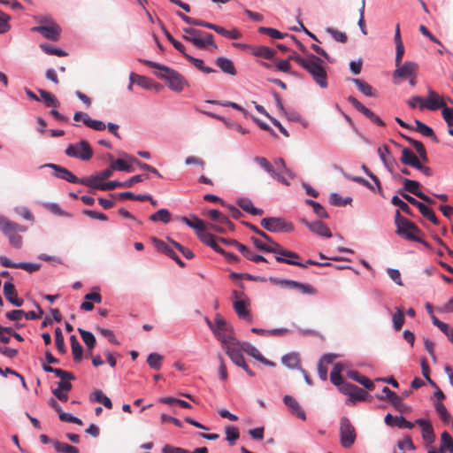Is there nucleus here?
<instances>
[{"mask_svg":"<svg viewBox=\"0 0 453 453\" xmlns=\"http://www.w3.org/2000/svg\"><path fill=\"white\" fill-rule=\"evenodd\" d=\"M140 62L157 69L158 72L155 73V75L161 80L166 81L167 87L174 92H181L185 87L188 86V82L180 73L168 66L150 60L140 59Z\"/></svg>","mask_w":453,"mask_h":453,"instance_id":"nucleus-1","label":"nucleus"},{"mask_svg":"<svg viewBox=\"0 0 453 453\" xmlns=\"http://www.w3.org/2000/svg\"><path fill=\"white\" fill-rule=\"evenodd\" d=\"M303 68L311 75L313 81L321 88L328 87L326 62L319 57L307 53V60Z\"/></svg>","mask_w":453,"mask_h":453,"instance_id":"nucleus-2","label":"nucleus"},{"mask_svg":"<svg viewBox=\"0 0 453 453\" xmlns=\"http://www.w3.org/2000/svg\"><path fill=\"white\" fill-rule=\"evenodd\" d=\"M395 223L396 226L395 233L399 236L409 241L418 242L426 248L430 247L426 241L420 238V235L422 234L421 230L413 222L403 217L399 211H396Z\"/></svg>","mask_w":453,"mask_h":453,"instance_id":"nucleus-3","label":"nucleus"},{"mask_svg":"<svg viewBox=\"0 0 453 453\" xmlns=\"http://www.w3.org/2000/svg\"><path fill=\"white\" fill-rule=\"evenodd\" d=\"M0 231L9 239L12 246L19 249L22 246V237L19 233L26 232L27 227L0 215Z\"/></svg>","mask_w":453,"mask_h":453,"instance_id":"nucleus-4","label":"nucleus"},{"mask_svg":"<svg viewBox=\"0 0 453 453\" xmlns=\"http://www.w3.org/2000/svg\"><path fill=\"white\" fill-rule=\"evenodd\" d=\"M182 30L185 33L183 39L196 47L199 49H204L207 46H213L214 49L218 48L211 34L202 32L192 27H184Z\"/></svg>","mask_w":453,"mask_h":453,"instance_id":"nucleus-5","label":"nucleus"},{"mask_svg":"<svg viewBox=\"0 0 453 453\" xmlns=\"http://www.w3.org/2000/svg\"><path fill=\"white\" fill-rule=\"evenodd\" d=\"M267 242V248L276 250L270 252L277 255L275 257L277 262L285 263L292 265H297L305 268V265H302L300 262L296 261V259L299 258V255L296 252L283 249L279 243L275 242L273 240L272 242Z\"/></svg>","mask_w":453,"mask_h":453,"instance_id":"nucleus-6","label":"nucleus"},{"mask_svg":"<svg viewBox=\"0 0 453 453\" xmlns=\"http://www.w3.org/2000/svg\"><path fill=\"white\" fill-rule=\"evenodd\" d=\"M66 156L88 161L93 157V150L85 140H81L76 143H71L65 150Z\"/></svg>","mask_w":453,"mask_h":453,"instance_id":"nucleus-7","label":"nucleus"},{"mask_svg":"<svg viewBox=\"0 0 453 453\" xmlns=\"http://www.w3.org/2000/svg\"><path fill=\"white\" fill-rule=\"evenodd\" d=\"M357 438L354 426L347 417H342L340 421V443L342 447L350 448Z\"/></svg>","mask_w":453,"mask_h":453,"instance_id":"nucleus-8","label":"nucleus"},{"mask_svg":"<svg viewBox=\"0 0 453 453\" xmlns=\"http://www.w3.org/2000/svg\"><path fill=\"white\" fill-rule=\"evenodd\" d=\"M261 226L267 231L278 233V232H291L294 227L291 223L286 222L282 218L270 217L264 218L261 222Z\"/></svg>","mask_w":453,"mask_h":453,"instance_id":"nucleus-9","label":"nucleus"},{"mask_svg":"<svg viewBox=\"0 0 453 453\" xmlns=\"http://www.w3.org/2000/svg\"><path fill=\"white\" fill-rule=\"evenodd\" d=\"M233 296L235 298L234 302V309L240 319L251 321V316L248 306L250 305V299L243 294L236 290L233 291Z\"/></svg>","mask_w":453,"mask_h":453,"instance_id":"nucleus-10","label":"nucleus"},{"mask_svg":"<svg viewBox=\"0 0 453 453\" xmlns=\"http://www.w3.org/2000/svg\"><path fill=\"white\" fill-rule=\"evenodd\" d=\"M418 65L412 61H406L403 65H395V70L393 73V81L395 84H398V79H408L411 76L417 74Z\"/></svg>","mask_w":453,"mask_h":453,"instance_id":"nucleus-11","label":"nucleus"},{"mask_svg":"<svg viewBox=\"0 0 453 453\" xmlns=\"http://www.w3.org/2000/svg\"><path fill=\"white\" fill-rule=\"evenodd\" d=\"M398 193L400 194L401 196H403L411 204H412V205L416 206L417 208H418L420 213L425 218H426L428 220H430L434 225H438L439 224V220H438L437 217L435 216V214H434V212L433 211L432 209L427 207L423 203L418 202L417 199H415L411 196H410V195H408L406 193H403L402 190H399Z\"/></svg>","mask_w":453,"mask_h":453,"instance_id":"nucleus-12","label":"nucleus"},{"mask_svg":"<svg viewBox=\"0 0 453 453\" xmlns=\"http://www.w3.org/2000/svg\"><path fill=\"white\" fill-rule=\"evenodd\" d=\"M442 107H446L443 98L431 88L428 89V96L424 99V104L419 105L420 110L426 108L430 111H436Z\"/></svg>","mask_w":453,"mask_h":453,"instance_id":"nucleus-13","label":"nucleus"},{"mask_svg":"<svg viewBox=\"0 0 453 453\" xmlns=\"http://www.w3.org/2000/svg\"><path fill=\"white\" fill-rule=\"evenodd\" d=\"M31 31L40 33L44 38L53 42L60 39L61 28L58 24L49 27L36 26L32 27Z\"/></svg>","mask_w":453,"mask_h":453,"instance_id":"nucleus-14","label":"nucleus"},{"mask_svg":"<svg viewBox=\"0 0 453 453\" xmlns=\"http://www.w3.org/2000/svg\"><path fill=\"white\" fill-rule=\"evenodd\" d=\"M0 264L7 268L23 269L28 273L36 272L41 268L40 264L26 262L13 263L6 257H0Z\"/></svg>","mask_w":453,"mask_h":453,"instance_id":"nucleus-15","label":"nucleus"},{"mask_svg":"<svg viewBox=\"0 0 453 453\" xmlns=\"http://www.w3.org/2000/svg\"><path fill=\"white\" fill-rule=\"evenodd\" d=\"M44 166L50 167L54 170V175L57 178L65 180L70 183H79L80 179L76 177L68 169L55 164H46Z\"/></svg>","mask_w":453,"mask_h":453,"instance_id":"nucleus-16","label":"nucleus"},{"mask_svg":"<svg viewBox=\"0 0 453 453\" xmlns=\"http://www.w3.org/2000/svg\"><path fill=\"white\" fill-rule=\"evenodd\" d=\"M216 338L221 342L222 348L226 350L228 348L235 346L240 342L234 336L232 326L226 330L215 334Z\"/></svg>","mask_w":453,"mask_h":453,"instance_id":"nucleus-17","label":"nucleus"},{"mask_svg":"<svg viewBox=\"0 0 453 453\" xmlns=\"http://www.w3.org/2000/svg\"><path fill=\"white\" fill-rule=\"evenodd\" d=\"M4 296L12 305L17 307L22 306L24 301L22 298L18 296L17 290L14 284L12 282H5L4 284Z\"/></svg>","mask_w":453,"mask_h":453,"instance_id":"nucleus-18","label":"nucleus"},{"mask_svg":"<svg viewBox=\"0 0 453 453\" xmlns=\"http://www.w3.org/2000/svg\"><path fill=\"white\" fill-rule=\"evenodd\" d=\"M302 222L306 226V227L311 231L312 233L325 236V237H331L332 233L330 229L327 227V226L321 222V221H315V222H309L306 219H302Z\"/></svg>","mask_w":453,"mask_h":453,"instance_id":"nucleus-19","label":"nucleus"},{"mask_svg":"<svg viewBox=\"0 0 453 453\" xmlns=\"http://www.w3.org/2000/svg\"><path fill=\"white\" fill-rule=\"evenodd\" d=\"M207 228L218 233H226L227 230H234V224L222 213L215 223L208 224Z\"/></svg>","mask_w":453,"mask_h":453,"instance_id":"nucleus-20","label":"nucleus"},{"mask_svg":"<svg viewBox=\"0 0 453 453\" xmlns=\"http://www.w3.org/2000/svg\"><path fill=\"white\" fill-rule=\"evenodd\" d=\"M284 403L288 406L290 412L296 415L297 418L305 420L306 415L305 412L302 410L299 403L291 395H285L283 398Z\"/></svg>","mask_w":453,"mask_h":453,"instance_id":"nucleus-21","label":"nucleus"},{"mask_svg":"<svg viewBox=\"0 0 453 453\" xmlns=\"http://www.w3.org/2000/svg\"><path fill=\"white\" fill-rule=\"evenodd\" d=\"M240 346L241 342L235 346L228 348V349L226 350V353L227 354V356L230 357L234 364L242 368L243 366H245L246 362L244 360L242 350L240 348Z\"/></svg>","mask_w":453,"mask_h":453,"instance_id":"nucleus-22","label":"nucleus"},{"mask_svg":"<svg viewBox=\"0 0 453 453\" xmlns=\"http://www.w3.org/2000/svg\"><path fill=\"white\" fill-rule=\"evenodd\" d=\"M385 423L389 426H395L398 428L411 429L414 427V425L406 420L403 416H393L389 413L385 417Z\"/></svg>","mask_w":453,"mask_h":453,"instance_id":"nucleus-23","label":"nucleus"},{"mask_svg":"<svg viewBox=\"0 0 453 453\" xmlns=\"http://www.w3.org/2000/svg\"><path fill=\"white\" fill-rule=\"evenodd\" d=\"M196 235L202 242L212 248L216 252L224 253V250L217 243L212 234L207 233L206 230H201L197 232Z\"/></svg>","mask_w":453,"mask_h":453,"instance_id":"nucleus-24","label":"nucleus"},{"mask_svg":"<svg viewBox=\"0 0 453 453\" xmlns=\"http://www.w3.org/2000/svg\"><path fill=\"white\" fill-rule=\"evenodd\" d=\"M416 424L421 427L422 437L424 441L428 443L434 442L435 440V435L431 423L426 419L418 418L416 420Z\"/></svg>","mask_w":453,"mask_h":453,"instance_id":"nucleus-25","label":"nucleus"},{"mask_svg":"<svg viewBox=\"0 0 453 453\" xmlns=\"http://www.w3.org/2000/svg\"><path fill=\"white\" fill-rule=\"evenodd\" d=\"M130 81L146 89L156 88L158 90L161 88V85L155 83L151 79L145 76L131 73Z\"/></svg>","mask_w":453,"mask_h":453,"instance_id":"nucleus-26","label":"nucleus"},{"mask_svg":"<svg viewBox=\"0 0 453 453\" xmlns=\"http://www.w3.org/2000/svg\"><path fill=\"white\" fill-rule=\"evenodd\" d=\"M401 162L404 165H411L415 169L420 164L418 157L408 148H403L402 150Z\"/></svg>","mask_w":453,"mask_h":453,"instance_id":"nucleus-27","label":"nucleus"},{"mask_svg":"<svg viewBox=\"0 0 453 453\" xmlns=\"http://www.w3.org/2000/svg\"><path fill=\"white\" fill-rule=\"evenodd\" d=\"M216 65L224 73L230 74V75H235L236 74V69L234 67V63L224 57H219L216 59Z\"/></svg>","mask_w":453,"mask_h":453,"instance_id":"nucleus-28","label":"nucleus"},{"mask_svg":"<svg viewBox=\"0 0 453 453\" xmlns=\"http://www.w3.org/2000/svg\"><path fill=\"white\" fill-rule=\"evenodd\" d=\"M378 154L385 165V166L388 168V170L392 173L393 171V163L394 158L391 157L390 150L387 145H384L383 147H380L378 149Z\"/></svg>","mask_w":453,"mask_h":453,"instance_id":"nucleus-29","label":"nucleus"},{"mask_svg":"<svg viewBox=\"0 0 453 453\" xmlns=\"http://www.w3.org/2000/svg\"><path fill=\"white\" fill-rule=\"evenodd\" d=\"M251 53L257 58L273 59L276 54V51L267 46H256L251 49Z\"/></svg>","mask_w":453,"mask_h":453,"instance_id":"nucleus-30","label":"nucleus"},{"mask_svg":"<svg viewBox=\"0 0 453 453\" xmlns=\"http://www.w3.org/2000/svg\"><path fill=\"white\" fill-rule=\"evenodd\" d=\"M402 181L403 183V188L401 190L403 193H405V191L410 192L418 198L420 197L419 194H423V192L419 189L420 184L418 181L410 179H403Z\"/></svg>","mask_w":453,"mask_h":453,"instance_id":"nucleus-31","label":"nucleus"},{"mask_svg":"<svg viewBox=\"0 0 453 453\" xmlns=\"http://www.w3.org/2000/svg\"><path fill=\"white\" fill-rule=\"evenodd\" d=\"M415 130L417 132L420 133L424 136L431 138L436 143L439 142L437 136L435 135L434 130L430 127L426 126V124L418 119L415 120ZM412 130H414V128Z\"/></svg>","mask_w":453,"mask_h":453,"instance_id":"nucleus-32","label":"nucleus"},{"mask_svg":"<svg viewBox=\"0 0 453 453\" xmlns=\"http://www.w3.org/2000/svg\"><path fill=\"white\" fill-rule=\"evenodd\" d=\"M238 205L246 212L251 215L261 216L264 213L262 209L257 208L253 205L252 202L248 198H242L238 200Z\"/></svg>","mask_w":453,"mask_h":453,"instance_id":"nucleus-33","label":"nucleus"},{"mask_svg":"<svg viewBox=\"0 0 453 453\" xmlns=\"http://www.w3.org/2000/svg\"><path fill=\"white\" fill-rule=\"evenodd\" d=\"M181 221L184 222L189 227L194 228L196 231V233L200 232L201 230L207 229V226H205L204 222L196 216H193L192 219L182 217Z\"/></svg>","mask_w":453,"mask_h":453,"instance_id":"nucleus-34","label":"nucleus"},{"mask_svg":"<svg viewBox=\"0 0 453 453\" xmlns=\"http://www.w3.org/2000/svg\"><path fill=\"white\" fill-rule=\"evenodd\" d=\"M209 327L211 329L213 334H217L219 332L226 330L231 327L230 325L226 323V321L221 318L219 315H217L214 320V324H211L209 320H207Z\"/></svg>","mask_w":453,"mask_h":453,"instance_id":"nucleus-35","label":"nucleus"},{"mask_svg":"<svg viewBox=\"0 0 453 453\" xmlns=\"http://www.w3.org/2000/svg\"><path fill=\"white\" fill-rule=\"evenodd\" d=\"M72 353L74 362H80L82 358L83 349L75 335L70 337Z\"/></svg>","mask_w":453,"mask_h":453,"instance_id":"nucleus-36","label":"nucleus"},{"mask_svg":"<svg viewBox=\"0 0 453 453\" xmlns=\"http://www.w3.org/2000/svg\"><path fill=\"white\" fill-rule=\"evenodd\" d=\"M403 137L411 144L414 147V149L416 150V151L418 152V154L419 155L420 158L423 159L424 161H427L428 158H427V155H426V150L423 145V143L419 141H417V140H414L409 136H406V135H403Z\"/></svg>","mask_w":453,"mask_h":453,"instance_id":"nucleus-37","label":"nucleus"},{"mask_svg":"<svg viewBox=\"0 0 453 453\" xmlns=\"http://www.w3.org/2000/svg\"><path fill=\"white\" fill-rule=\"evenodd\" d=\"M352 82L357 86L360 92H362L366 96H374L375 94L373 92L372 87L368 84L366 81L360 79H352Z\"/></svg>","mask_w":453,"mask_h":453,"instance_id":"nucleus-38","label":"nucleus"},{"mask_svg":"<svg viewBox=\"0 0 453 453\" xmlns=\"http://www.w3.org/2000/svg\"><path fill=\"white\" fill-rule=\"evenodd\" d=\"M348 101L356 108V110L362 112L365 117L372 120L374 113L371 110L363 105L357 98L352 96L348 97Z\"/></svg>","mask_w":453,"mask_h":453,"instance_id":"nucleus-39","label":"nucleus"},{"mask_svg":"<svg viewBox=\"0 0 453 453\" xmlns=\"http://www.w3.org/2000/svg\"><path fill=\"white\" fill-rule=\"evenodd\" d=\"M42 369L47 372H52L54 373L57 377L60 378V379H71V380H74V376L73 373L69 372H66V371H64L62 369H59V368H54L49 365H46V364H43L42 365Z\"/></svg>","mask_w":453,"mask_h":453,"instance_id":"nucleus-40","label":"nucleus"},{"mask_svg":"<svg viewBox=\"0 0 453 453\" xmlns=\"http://www.w3.org/2000/svg\"><path fill=\"white\" fill-rule=\"evenodd\" d=\"M38 92L41 95L42 99L44 101L46 106H48V107H58L60 105L59 101L50 92H48V91L43 90V89H39Z\"/></svg>","mask_w":453,"mask_h":453,"instance_id":"nucleus-41","label":"nucleus"},{"mask_svg":"<svg viewBox=\"0 0 453 453\" xmlns=\"http://www.w3.org/2000/svg\"><path fill=\"white\" fill-rule=\"evenodd\" d=\"M283 365L290 369L297 368L300 365L299 356L296 353H289L282 357Z\"/></svg>","mask_w":453,"mask_h":453,"instance_id":"nucleus-42","label":"nucleus"},{"mask_svg":"<svg viewBox=\"0 0 453 453\" xmlns=\"http://www.w3.org/2000/svg\"><path fill=\"white\" fill-rule=\"evenodd\" d=\"M342 369V365H341L340 363H336V364H334V368L330 374L331 382L334 385L338 386V387H340L344 382L342 380V377L341 376Z\"/></svg>","mask_w":453,"mask_h":453,"instance_id":"nucleus-43","label":"nucleus"},{"mask_svg":"<svg viewBox=\"0 0 453 453\" xmlns=\"http://www.w3.org/2000/svg\"><path fill=\"white\" fill-rule=\"evenodd\" d=\"M78 332L80 333L81 337L84 343L86 344V346L88 347V349H92L96 344V340L94 334L81 328H79Z\"/></svg>","mask_w":453,"mask_h":453,"instance_id":"nucleus-44","label":"nucleus"},{"mask_svg":"<svg viewBox=\"0 0 453 453\" xmlns=\"http://www.w3.org/2000/svg\"><path fill=\"white\" fill-rule=\"evenodd\" d=\"M186 59L204 73H211L215 72L214 69L204 65V63L202 59L196 58L190 55H186Z\"/></svg>","mask_w":453,"mask_h":453,"instance_id":"nucleus-45","label":"nucleus"},{"mask_svg":"<svg viewBox=\"0 0 453 453\" xmlns=\"http://www.w3.org/2000/svg\"><path fill=\"white\" fill-rule=\"evenodd\" d=\"M151 221H161L163 223H168L171 220V213L166 209H160L154 214L150 216Z\"/></svg>","mask_w":453,"mask_h":453,"instance_id":"nucleus-46","label":"nucleus"},{"mask_svg":"<svg viewBox=\"0 0 453 453\" xmlns=\"http://www.w3.org/2000/svg\"><path fill=\"white\" fill-rule=\"evenodd\" d=\"M163 356L158 353H150L147 357V363L151 369L159 370L162 366Z\"/></svg>","mask_w":453,"mask_h":453,"instance_id":"nucleus-47","label":"nucleus"},{"mask_svg":"<svg viewBox=\"0 0 453 453\" xmlns=\"http://www.w3.org/2000/svg\"><path fill=\"white\" fill-rule=\"evenodd\" d=\"M56 451L60 453H79V449L72 445L65 442H60L58 441H52Z\"/></svg>","mask_w":453,"mask_h":453,"instance_id":"nucleus-48","label":"nucleus"},{"mask_svg":"<svg viewBox=\"0 0 453 453\" xmlns=\"http://www.w3.org/2000/svg\"><path fill=\"white\" fill-rule=\"evenodd\" d=\"M92 399L96 402L101 403L107 409L112 408V403L111 399L106 396L101 390H96L92 394Z\"/></svg>","mask_w":453,"mask_h":453,"instance_id":"nucleus-49","label":"nucleus"},{"mask_svg":"<svg viewBox=\"0 0 453 453\" xmlns=\"http://www.w3.org/2000/svg\"><path fill=\"white\" fill-rule=\"evenodd\" d=\"M240 348L242 349V351L253 357L257 361H259L260 358L262 357V354L259 352V350L250 342H241Z\"/></svg>","mask_w":453,"mask_h":453,"instance_id":"nucleus-50","label":"nucleus"},{"mask_svg":"<svg viewBox=\"0 0 453 453\" xmlns=\"http://www.w3.org/2000/svg\"><path fill=\"white\" fill-rule=\"evenodd\" d=\"M258 32L260 34L267 35L270 37L274 38V39H283L284 37L288 35V34L281 33L275 28L266 27H260L258 28Z\"/></svg>","mask_w":453,"mask_h":453,"instance_id":"nucleus-51","label":"nucleus"},{"mask_svg":"<svg viewBox=\"0 0 453 453\" xmlns=\"http://www.w3.org/2000/svg\"><path fill=\"white\" fill-rule=\"evenodd\" d=\"M129 160L134 164H136L138 165V167L142 170H144V171H148L155 175H157V177L161 178L162 175L160 174V173L153 166L146 164V163H143L140 160H138L137 158H135L134 157H131L129 156L128 157Z\"/></svg>","mask_w":453,"mask_h":453,"instance_id":"nucleus-52","label":"nucleus"},{"mask_svg":"<svg viewBox=\"0 0 453 453\" xmlns=\"http://www.w3.org/2000/svg\"><path fill=\"white\" fill-rule=\"evenodd\" d=\"M254 160L260 165V167H262L271 176H273L275 173L276 170H275L273 165H272L265 157H256L254 158Z\"/></svg>","mask_w":453,"mask_h":453,"instance_id":"nucleus-53","label":"nucleus"},{"mask_svg":"<svg viewBox=\"0 0 453 453\" xmlns=\"http://www.w3.org/2000/svg\"><path fill=\"white\" fill-rule=\"evenodd\" d=\"M101 181L102 180H100L99 177L96 175L80 179L79 183L88 186L89 188L100 189V186L103 184Z\"/></svg>","mask_w":453,"mask_h":453,"instance_id":"nucleus-54","label":"nucleus"},{"mask_svg":"<svg viewBox=\"0 0 453 453\" xmlns=\"http://www.w3.org/2000/svg\"><path fill=\"white\" fill-rule=\"evenodd\" d=\"M389 402L401 413H407L411 411L410 407L403 403L402 397L398 395H395Z\"/></svg>","mask_w":453,"mask_h":453,"instance_id":"nucleus-55","label":"nucleus"},{"mask_svg":"<svg viewBox=\"0 0 453 453\" xmlns=\"http://www.w3.org/2000/svg\"><path fill=\"white\" fill-rule=\"evenodd\" d=\"M330 203L334 206H345L351 203V197L342 198L337 193H332L329 197Z\"/></svg>","mask_w":453,"mask_h":453,"instance_id":"nucleus-56","label":"nucleus"},{"mask_svg":"<svg viewBox=\"0 0 453 453\" xmlns=\"http://www.w3.org/2000/svg\"><path fill=\"white\" fill-rule=\"evenodd\" d=\"M111 165L114 171H125L127 173L133 172L132 165L121 158L114 160Z\"/></svg>","mask_w":453,"mask_h":453,"instance_id":"nucleus-57","label":"nucleus"},{"mask_svg":"<svg viewBox=\"0 0 453 453\" xmlns=\"http://www.w3.org/2000/svg\"><path fill=\"white\" fill-rule=\"evenodd\" d=\"M40 48L48 55H56L58 57H65L67 55L63 50L52 47L47 43H41Z\"/></svg>","mask_w":453,"mask_h":453,"instance_id":"nucleus-58","label":"nucleus"},{"mask_svg":"<svg viewBox=\"0 0 453 453\" xmlns=\"http://www.w3.org/2000/svg\"><path fill=\"white\" fill-rule=\"evenodd\" d=\"M55 343L58 350L64 354L66 351L65 345V340L62 334V331L59 327H57L55 329Z\"/></svg>","mask_w":453,"mask_h":453,"instance_id":"nucleus-59","label":"nucleus"},{"mask_svg":"<svg viewBox=\"0 0 453 453\" xmlns=\"http://www.w3.org/2000/svg\"><path fill=\"white\" fill-rule=\"evenodd\" d=\"M392 320L394 328L396 331H400L404 323L403 311L401 309L397 308L396 312L393 315Z\"/></svg>","mask_w":453,"mask_h":453,"instance_id":"nucleus-60","label":"nucleus"},{"mask_svg":"<svg viewBox=\"0 0 453 453\" xmlns=\"http://www.w3.org/2000/svg\"><path fill=\"white\" fill-rule=\"evenodd\" d=\"M392 204L399 207L404 213L412 216V211L407 203L401 200L397 196H394L391 199Z\"/></svg>","mask_w":453,"mask_h":453,"instance_id":"nucleus-61","label":"nucleus"},{"mask_svg":"<svg viewBox=\"0 0 453 453\" xmlns=\"http://www.w3.org/2000/svg\"><path fill=\"white\" fill-rule=\"evenodd\" d=\"M326 31L332 35V37L342 43H345L348 40V36L344 32L339 31L333 27H327Z\"/></svg>","mask_w":453,"mask_h":453,"instance_id":"nucleus-62","label":"nucleus"},{"mask_svg":"<svg viewBox=\"0 0 453 453\" xmlns=\"http://www.w3.org/2000/svg\"><path fill=\"white\" fill-rule=\"evenodd\" d=\"M441 450H447L449 447H453V439L448 432H443L441 435Z\"/></svg>","mask_w":453,"mask_h":453,"instance_id":"nucleus-63","label":"nucleus"},{"mask_svg":"<svg viewBox=\"0 0 453 453\" xmlns=\"http://www.w3.org/2000/svg\"><path fill=\"white\" fill-rule=\"evenodd\" d=\"M226 440L230 445H234L235 441L239 438V431L236 427L227 426L226 428Z\"/></svg>","mask_w":453,"mask_h":453,"instance_id":"nucleus-64","label":"nucleus"}]
</instances>
